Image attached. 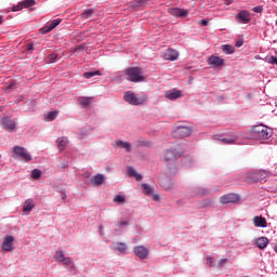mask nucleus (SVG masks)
Returning <instances> with one entry per match:
<instances>
[{
    "label": "nucleus",
    "mask_w": 277,
    "mask_h": 277,
    "mask_svg": "<svg viewBox=\"0 0 277 277\" xmlns=\"http://www.w3.org/2000/svg\"><path fill=\"white\" fill-rule=\"evenodd\" d=\"M272 135H274V131L269 127L260 124L253 126L246 137L248 140H269Z\"/></svg>",
    "instance_id": "1"
},
{
    "label": "nucleus",
    "mask_w": 277,
    "mask_h": 277,
    "mask_svg": "<svg viewBox=\"0 0 277 277\" xmlns=\"http://www.w3.org/2000/svg\"><path fill=\"white\" fill-rule=\"evenodd\" d=\"M124 76L127 81H131V83H143V81H146V77H144V71L141 67L127 68Z\"/></svg>",
    "instance_id": "2"
},
{
    "label": "nucleus",
    "mask_w": 277,
    "mask_h": 277,
    "mask_svg": "<svg viewBox=\"0 0 277 277\" xmlns=\"http://www.w3.org/2000/svg\"><path fill=\"white\" fill-rule=\"evenodd\" d=\"M269 174L271 172L267 170L251 171L247 173L246 182L247 183H265Z\"/></svg>",
    "instance_id": "3"
},
{
    "label": "nucleus",
    "mask_w": 277,
    "mask_h": 277,
    "mask_svg": "<svg viewBox=\"0 0 277 277\" xmlns=\"http://www.w3.org/2000/svg\"><path fill=\"white\" fill-rule=\"evenodd\" d=\"M123 101L128 103L129 105H144L146 101H148V96L143 95L141 97H137L133 91H126L123 93Z\"/></svg>",
    "instance_id": "4"
},
{
    "label": "nucleus",
    "mask_w": 277,
    "mask_h": 277,
    "mask_svg": "<svg viewBox=\"0 0 277 277\" xmlns=\"http://www.w3.org/2000/svg\"><path fill=\"white\" fill-rule=\"evenodd\" d=\"M12 157L13 159H21V161H25V163L31 161V154L27 150V148L22 146H13L12 147Z\"/></svg>",
    "instance_id": "5"
},
{
    "label": "nucleus",
    "mask_w": 277,
    "mask_h": 277,
    "mask_svg": "<svg viewBox=\"0 0 277 277\" xmlns=\"http://www.w3.org/2000/svg\"><path fill=\"white\" fill-rule=\"evenodd\" d=\"M183 157V148L180 145L175 146L173 149H167L164 151V161H176V159Z\"/></svg>",
    "instance_id": "6"
},
{
    "label": "nucleus",
    "mask_w": 277,
    "mask_h": 277,
    "mask_svg": "<svg viewBox=\"0 0 277 277\" xmlns=\"http://www.w3.org/2000/svg\"><path fill=\"white\" fill-rule=\"evenodd\" d=\"M173 137H189L192 135V128L187 126H179L175 130L172 132Z\"/></svg>",
    "instance_id": "7"
},
{
    "label": "nucleus",
    "mask_w": 277,
    "mask_h": 277,
    "mask_svg": "<svg viewBox=\"0 0 277 277\" xmlns=\"http://www.w3.org/2000/svg\"><path fill=\"white\" fill-rule=\"evenodd\" d=\"M0 124L2 129H4V131H8L9 133H12L14 129H16V121L8 116L1 119Z\"/></svg>",
    "instance_id": "8"
},
{
    "label": "nucleus",
    "mask_w": 277,
    "mask_h": 277,
    "mask_svg": "<svg viewBox=\"0 0 277 277\" xmlns=\"http://www.w3.org/2000/svg\"><path fill=\"white\" fill-rule=\"evenodd\" d=\"M54 260L56 261V263H62L63 265H75L72 259L64 255V251L62 250L55 251Z\"/></svg>",
    "instance_id": "9"
},
{
    "label": "nucleus",
    "mask_w": 277,
    "mask_h": 277,
    "mask_svg": "<svg viewBox=\"0 0 277 277\" xmlns=\"http://www.w3.org/2000/svg\"><path fill=\"white\" fill-rule=\"evenodd\" d=\"M133 252H134L135 256L141 259V261H144V260L148 259V254L150 253L148 248H146L144 246H136V247H134L133 248Z\"/></svg>",
    "instance_id": "10"
},
{
    "label": "nucleus",
    "mask_w": 277,
    "mask_h": 277,
    "mask_svg": "<svg viewBox=\"0 0 277 277\" xmlns=\"http://www.w3.org/2000/svg\"><path fill=\"white\" fill-rule=\"evenodd\" d=\"M179 51L169 48L168 50L164 51L162 54V58L168 61V62H176L179 60Z\"/></svg>",
    "instance_id": "11"
},
{
    "label": "nucleus",
    "mask_w": 277,
    "mask_h": 277,
    "mask_svg": "<svg viewBox=\"0 0 277 277\" xmlns=\"http://www.w3.org/2000/svg\"><path fill=\"white\" fill-rule=\"evenodd\" d=\"M221 205H230L235 202H239V195L237 194H227L220 198Z\"/></svg>",
    "instance_id": "12"
},
{
    "label": "nucleus",
    "mask_w": 277,
    "mask_h": 277,
    "mask_svg": "<svg viewBox=\"0 0 277 277\" xmlns=\"http://www.w3.org/2000/svg\"><path fill=\"white\" fill-rule=\"evenodd\" d=\"M169 14H171V16H175L176 18H185V16H187V14H189V11L185 10V9H169Z\"/></svg>",
    "instance_id": "13"
},
{
    "label": "nucleus",
    "mask_w": 277,
    "mask_h": 277,
    "mask_svg": "<svg viewBox=\"0 0 277 277\" xmlns=\"http://www.w3.org/2000/svg\"><path fill=\"white\" fill-rule=\"evenodd\" d=\"M164 96L169 98V101H176V98L183 97V92L177 89L169 90L166 92Z\"/></svg>",
    "instance_id": "14"
},
{
    "label": "nucleus",
    "mask_w": 277,
    "mask_h": 277,
    "mask_svg": "<svg viewBox=\"0 0 277 277\" xmlns=\"http://www.w3.org/2000/svg\"><path fill=\"white\" fill-rule=\"evenodd\" d=\"M12 243H14L13 236H5L2 242V250L5 252H12Z\"/></svg>",
    "instance_id": "15"
},
{
    "label": "nucleus",
    "mask_w": 277,
    "mask_h": 277,
    "mask_svg": "<svg viewBox=\"0 0 277 277\" xmlns=\"http://www.w3.org/2000/svg\"><path fill=\"white\" fill-rule=\"evenodd\" d=\"M253 224L256 228H267V220L263 216H254Z\"/></svg>",
    "instance_id": "16"
},
{
    "label": "nucleus",
    "mask_w": 277,
    "mask_h": 277,
    "mask_svg": "<svg viewBox=\"0 0 277 277\" xmlns=\"http://www.w3.org/2000/svg\"><path fill=\"white\" fill-rule=\"evenodd\" d=\"M211 66H215L216 68L220 66H224V58L211 55L208 60Z\"/></svg>",
    "instance_id": "17"
},
{
    "label": "nucleus",
    "mask_w": 277,
    "mask_h": 277,
    "mask_svg": "<svg viewBox=\"0 0 277 277\" xmlns=\"http://www.w3.org/2000/svg\"><path fill=\"white\" fill-rule=\"evenodd\" d=\"M102 183H105V176L101 173L91 177V184L93 187H100Z\"/></svg>",
    "instance_id": "18"
},
{
    "label": "nucleus",
    "mask_w": 277,
    "mask_h": 277,
    "mask_svg": "<svg viewBox=\"0 0 277 277\" xmlns=\"http://www.w3.org/2000/svg\"><path fill=\"white\" fill-rule=\"evenodd\" d=\"M255 243L260 250H265L269 243V239H267V237H260L256 239Z\"/></svg>",
    "instance_id": "19"
},
{
    "label": "nucleus",
    "mask_w": 277,
    "mask_h": 277,
    "mask_svg": "<svg viewBox=\"0 0 277 277\" xmlns=\"http://www.w3.org/2000/svg\"><path fill=\"white\" fill-rule=\"evenodd\" d=\"M35 207L34 199H27L23 205V211L24 213H30Z\"/></svg>",
    "instance_id": "20"
},
{
    "label": "nucleus",
    "mask_w": 277,
    "mask_h": 277,
    "mask_svg": "<svg viewBox=\"0 0 277 277\" xmlns=\"http://www.w3.org/2000/svg\"><path fill=\"white\" fill-rule=\"evenodd\" d=\"M56 144L60 150H66V146H68V137L61 136L56 140Z\"/></svg>",
    "instance_id": "21"
},
{
    "label": "nucleus",
    "mask_w": 277,
    "mask_h": 277,
    "mask_svg": "<svg viewBox=\"0 0 277 277\" xmlns=\"http://www.w3.org/2000/svg\"><path fill=\"white\" fill-rule=\"evenodd\" d=\"M92 101H94V97L81 96L78 98V103L81 107H90L92 105Z\"/></svg>",
    "instance_id": "22"
},
{
    "label": "nucleus",
    "mask_w": 277,
    "mask_h": 277,
    "mask_svg": "<svg viewBox=\"0 0 277 277\" xmlns=\"http://www.w3.org/2000/svg\"><path fill=\"white\" fill-rule=\"evenodd\" d=\"M160 185L166 189V192H170V189H172V180L169 177L161 179Z\"/></svg>",
    "instance_id": "23"
},
{
    "label": "nucleus",
    "mask_w": 277,
    "mask_h": 277,
    "mask_svg": "<svg viewBox=\"0 0 277 277\" xmlns=\"http://www.w3.org/2000/svg\"><path fill=\"white\" fill-rule=\"evenodd\" d=\"M144 194H146V196H153V194H155V187L148 185V184H142L141 185Z\"/></svg>",
    "instance_id": "24"
},
{
    "label": "nucleus",
    "mask_w": 277,
    "mask_h": 277,
    "mask_svg": "<svg viewBox=\"0 0 277 277\" xmlns=\"http://www.w3.org/2000/svg\"><path fill=\"white\" fill-rule=\"evenodd\" d=\"M148 1L150 0H135L131 3V8H146V5H148Z\"/></svg>",
    "instance_id": "25"
},
{
    "label": "nucleus",
    "mask_w": 277,
    "mask_h": 277,
    "mask_svg": "<svg viewBox=\"0 0 277 277\" xmlns=\"http://www.w3.org/2000/svg\"><path fill=\"white\" fill-rule=\"evenodd\" d=\"M93 15H94V9H88L81 13V18L82 21H88L89 18H92Z\"/></svg>",
    "instance_id": "26"
},
{
    "label": "nucleus",
    "mask_w": 277,
    "mask_h": 277,
    "mask_svg": "<svg viewBox=\"0 0 277 277\" xmlns=\"http://www.w3.org/2000/svg\"><path fill=\"white\" fill-rule=\"evenodd\" d=\"M222 51L225 55H233V53H235V48L230 44H224L222 45Z\"/></svg>",
    "instance_id": "27"
},
{
    "label": "nucleus",
    "mask_w": 277,
    "mask_h": 277,
    "mask_svg": "<svg viewBox=\"0 0 277 277\" xmlns=\"http://www.w3.org/2000/svg\"><path fill=\"white\" fill-rule=\"evenodd\" d=\"M117 146H120V148H124L127 153H131V143L129 142L117 141Z\"/></svg>",
    "instance_id": "28"
},
{
    "label": "nucleus",
    "mask_w": 277,
    "mask_h": 277,
    "mask_svg": "<svg viewBox=\"0 0 277 277\" xmlns=\"http://www.w3.org/2000/svg\"><path fill=\"white\" fill-rule=\"evenodd\" d=\"M115 250H117V252H121V254H124L127 252V243L124 242H117Z\"/></svg>",
    "instance_id": "29"
},
{
    "label": "nucleus",
    "mask_w": 277,
    "mask_h": 277,
    "mask_svg": "<svg viewBox=\"0 0 277 277\" xmlns=\"http://www.w3.org/2000/svg\"><path fill=\"white\" fill-rule=\"evenodd\" d=\"M101 70H95V71H87V72H84L83 74V77H84V79H92V77H96V76H98V77H101Z\"/></svg>",
    "instance_id": "30"
},
{
    "label": "nucleus",
    "mask_w": 277,
    "mask_h": 277,
    "mask_svg": "<svg viewBox=\"0 0 277 277\" xmlns=\"http://www.w3.org/2000/svg\"><path fill=\"white\" fill-rule=\"evenodd\" d=\"M222 144H235L237 136L221 138Z\"/></svg>",
    "instance_id": "31"
},
{
    "label": "nucleus",
    "mask_w": 277,
    "mask_h": 277,
    "mask_svg": "<svg viewBox=\"0 0 277 277\" xmlns=\"http://www.w3.org/2000/svg\"><path fill=\"white\" fill-rule=\"evenodd\" d=\"M23 9L24 8H34L36 5V0H24L22 1Z\"/></svg>",
    "instance_id": "32"
},
{
    "label": "nucleus",
    "mask_w": 277,
    "mask_h": 277,
    "mask_svg": "<svg viewBox=\"0 0 277 277\" xmlns=\"http://www.w3.org/2000/svg\"><path fill=\"white\" fill-rule=\"evenodd\" d=\"M40 176H42V171H41V170L34 169V170L31 171V177H32V179L38 180V179H40Z\"/></svg>",
    "instance_id": "33"
},
{
    "label": "nucleus",
    "mask_w": 277,
    "mask_h": 277,
    "mask_svg": "<svg viewBox=\"0 0 277 277\" xmlns=\"http://www.w3.org/2000/svg\"><path fill=\"white\" fill-rule=\"evenodd\" d=\"M252 21V15H250V11H243V23H250Z\"/></svg>",
    "instance_id": "34"
},
{
    "label": "nucleus",
    "mask_w": 277,
    "mask_h": 277,
    "mask_svg": "<svg viewBox=\"0 0 277 277\" xmlns=\"http://www.w3.org/2000/svg\"><path fill=\"white\" fill-rule=\"evenodd\" d=\"M53 31L52 27L50 26V24H48L47 26H43L39 32L42 34L44 36V34H49Z\"/></svg>",
    "instance_id": "35"
},
{
    "label": "nucleus",
    "mask_w": 277,
    "mask_h": 277,
    "mask_svg": "<svg viewBox=\"0 0 277 277\" xmlns=\"http://www.w3.org/2000/svg\"><path fill=\"white\" fill-rule=\"evenodd\" d=\"M195 194H197L198 196H207V190L202 187H197L195 188Z\"/></svg>",
    "instance_id": "36"
},
{
    "label": "nucleus",
    "mask_w": 277,
    "mask_h": 277,
    "mask_svg": "<svg viewBox=\"0 0 277 277\" xmlns=\"http://www.w3.org/2000/svg\"><path fill=\"white\" fill-rule=\"evenodd\" d=\"M48 60L50 62V64H55V62H57V54L56 53H52L48 56Z\"/></svg>",
    "instance_id": "37"
},
{
    "label": "nucleus",
    "mask_w": 277,
    "mask_h": 277,
    "mask_svg": "<svg viewBox=\"0 0 277 277\" xmlns=\"http://www.w3.org/2000/svg\"><path fill=\"white\" fill-rule=\"evenodd\" d=\"M265 62H267V64H277V57L276 56H266Z\"/></svg>",
    "instance_id": "38"
},
{
    "label": "nucleus",
    "mask_w": 277,
    "mask_h": 277,
    "mask_svg": "<svg viewBox=\"0 0 277 277\" xmlns=\"http://www.w3.org/2000/svg\"><path fill=\"white\" fill-rule=\"evenodd\" d=\"M60 23H62V19L56 18V19H53L49 25L52 27V29H55V27H57Z\"/></svg>",
    "instance_id": "39"
},
{
    "label": "nucleus",
    "mask_w": 277,
    "mask_h": 277,
    "mask_svg": "<svg viewBox=\"0 0 277 277\" xmlns=\"http://www.w3.org/2000/svg\"><path fill=\"white\" fill-rule=\"evenodd\" d=\"M126 198L124 196L122 195H117L115 198H114V202H118V203H122L124 202Z\"/></svg>",
    "instance_id": "40"
},
{
    "label": "nucleus",
    "mask_w": 277,
    "mask_h": 277,
    "mask_svg": "<svg viewBox=\"0 0 277 277\" xmlns=\"http://www.w3.org/2000/svg\"><path fill=\"white\" fill-rule=\"evenodd\" d=\"M55 118H57V111H50L48 114V120H55Z\"/></svg>",
    "instance_id": "41"
},
{
    "label": "nucleus",
    "mask_w": 277,
    "mask_h": 277,
    "mask_svg": "<svg viewBox=\"0 0 277 277\" xmlns=\"http://www.w3.org/2000/svg\"><path fill=\"white\" fill-rule=\"evenodd\" d=\"M21 10H23V2H19L17 5L12 8L13 12H21Z\"/></svg>",
    "instance_id": "42"
},
{
    "label": "nucleus",
    "mask_w": 277,
    "mask_h": 277,
    "mask_svg": "<svg viewBox=\"0 0 277 277\" xmlns=\"http://www.w3.org/2000/svg\"><path fill=\"white\" fill-rule=\"evenodd\" d=\"M128 174H129V176H135L137 174V172L135 171V169H133V167H129Z\"/></svg>",
    "instance_id": "43"
},
{
    "label": "nucleus",
    "mask_w": 277,
    "mask_h": 277,
    "mask_svg": "<svg viewBox=\"0 0 277 277\" xmlns=\"http://www.w3.org/2000/svg\"><path fill=\"white\" fill-rule=\"evenodd\" d=\"M252 12H255L256 14H261L263 12V6L258 5L252 9Z\"/></svg>",
    "instance_id": "44"
},
{
    "label": "nucleus",
    "mask_w": 277,
    "mask_h": 277,
    "mask_svg": "<svg viewBox=\"0 0 277 277\" xmlns=\"http://www.w3.org/2000/svg\"><path fill=\"white\" fill-rule=\"evenodd\" d=\"M236 21H238V23H243V11L238 13Z\"/></svg>",
    "instance_id": "45"
},
{
    "label": "nucleus",
    "mask_w": 277,
    "mask_h": 277,
    "mask_svg": "<svg viewBox=\"0 0 277 277\" xmlns=\"http://www.w3.org/2000/svg\"><path fill=\"white\" fill-rule=\"evenodd\" d=\"M136 145H137V147L140 148V147H142V146H148V143H146V142H144V141H137V142H136Z\"/></svg>",
    "instance_id": "46"
},
{
    "label": "nucleus",
    "mask_w": 277,
    "mask_h": 277,
    "mask_svg": "<svg viewBox=\"0 0 277 277\" xmlns=\"http://www.w3.org/2000/svg\"><path fill=\"white\" fill-rule=\"evenodd\" d=\"M124 226H129V221H122L119 223V228H124Z\"/></svg>",
    "instance_id": "47"
},
{
    "label": "nucleus",
    "mask_w": 277,
    "mask_h": 277,
    "mask_svg": "<svg viewBox=\"0 0 277 277\" xmlns=\"http://www.w3.org/2000/svg\"><path fill=\"white\" fill-rule=\"evenodd\" d=\"M207 265H209V267L213 266V258H207Z\"/></svg>",
    "instance_id": "48"
},
{
    "label": "nucleus",
    "mask_w": 277,
    "mask_h": 277,
    "mask_svg": "<svg viewBox=\"0 0 277 277\" xmlns=\"http://www.w3.org/2000/svg\"><path fill=\"white\" fill-rule=\"evenodd\" d=\"M149 196H151V198H153V200H155V202H158V200H159V195H155V193H153V194L149 195Z\"/></svg>",
    "instance_id": "49"
},
{
    "label": "nucleus",
    "mask_w": 277,
    "mask_h": 277,
    "mask_svg": "<svg viewBox=\"0 0 277 277\" xmlns=\"http://www.w3.org/2000/svg\"><path fill=\"white\" fill-rule=\"evenodd\" d=\"M236 47H237L238 49L241 48V47H243V41H241V40L236 41Z\"/></svg>",
    "instance_id": "50"
},
{
    "label": "nucleus",
    "mask_w": 277,
    "mask_h": 277,
    "mask_svg": "<svg viewBox=\"0 0 277 277\" xmlns=\"http://www.w3.org/2000/svg\"><path fill=\"white\" fill-rule=\"evenodd\" d=\"M200 25L207 26L209 25V22L207 19H201Z\"/></svg>",
    "instance_id": "51"
},
{
    "label": "nucleus",
    "mask_w": 277,
    "mask_h": 277,
    "mask_svg": "<svg viewBox=\"0 0 277 277\" xmlns=\"http://www.w3.org/2000/svg\"><path fill=\"white\" fill-rule=\"evenodd\" d=\"M27 51H34V43H29L27 45Z\"/></svg>",
    "instance_id": "52"
},
{
    "label": "nucleus",
    "mask_w": 277,
    "mask_h": 277,
    "mask_svg": "<svg viewBox=\"0 0 277 277\" xmlns=\"http://www.w3.org/2000/svg\"><path fill=\"white\" fill-rule=\"evenodd\" d=\"M134 177L136 179V181H140L142 179V174L136 173V175H134Z\"/></svg>",
    "instance_id": "53"
},
{
    "label": "nucleus",
    "mask_w": 277,
    "mask_h": 277,
    "mask_svg": "<svg viewBox=\"0 0 277 277\" xmlns=\"http://www.w3.org/2000/svg\"><path fill=\"white\" fill-rule=\"evenodd\" d=\"M222 263H227V260L226 259L221 260L220 265H222Z\"/></svg>",
    "instance_id": "54"
},
{
    "label": "nucleus",
    "mask_w": 277,
    "mask_h": 277,
    "mask_svg": "<svg viewBox=\"0 0 277 277\" xmlns=\"http://www.w3.org/2000/svg\"><path fill=\"white\" fill-rule=\"evenodd\" d=\"M3 24V16L0 15V25Z\"/></svg>",
    "instance_id": "55"
},
{
    "label": "nucleus",
    "mask_w": 277,
    "mask_h": 277,
    "mask_svg": "<svg viewBox=\"0 0 277 277\" xmlns=\"http://www.w3.org/2000/svg\"><path fill=\"white\" fill-rule=\"evenodd\" d=\"M12 85L14 84H10L9 87H6V90H12Z\"/></svg>",
    "instance_id": "56"
},
{
    "label": "nucleus",
    "mask_w": 277,
    "mask_h": 277,
    "mask_svg": "<svg viewBox=\"0 0 277 277\" xmlns=\"http://www.w3.org/2000/svg\"><path fill=\"white\" fill-rule=\"evenodd\" d=\"M101 230H103V226H100V233H101Z\"/></svg>",
    "instance_id": "57"
},
{
    "label": "nucleus",
    "mask_w": 277,
    "mask_h": 277,
    "mask_svg": "<svg viewBox=\"0 0 277 277\" xmlns=\"http://www.w3.org/2000/svg\"><path fill=\"white\" fill-rule=\"evenodd\" d=\"M0 159H1V154H0Z\"/></svg>",
    "instance_id": "58"
}]
</instances>
